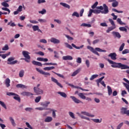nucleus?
Masks as SVG:
<instances>
[{
  "mask_svg": "<svg viewBox=\"0 0 129 129\" xmlns=\"http://www.w3.org/2000/svg\"><path fill=\"white\" fill-rule=\"evenodd\" d=\"M97 9L93 10V12L94 14H104L106 15L108 13H109V10H108V7L106 6V4H103V6H99L96 7Z\"/></svg>",
  "mask_w": 129,
  "mask_h": 129,
  "instance_id": "f257e3e1",
  "label": "nucleus"
},
{
  "mask_svg": "<svg viewBox=\"0 0 129 129\" xmlns=\"http://www.w3.org/2000/svg\"><path fill=\"white\" fill-rule=\"evenodd\" d=\"M108 62L109 64H111V67L113 68H120L121 69H129V67L121 63L115 62L110 59H107Z\"/></svg>",
  "mask_w": 129,
  "mask_h": 129,
  "instance_id": "f03ea898",
  "label": "nucleus"
},
{
  "mask_svg": "<svg viewBox=\"0 0 129 129\" xmlns=\"http://www.w3.org/2000/svg\"><path fill=\"white\" fill-rule=\"evenodd\" d=\"M87 48V49H88V50H90L91 52H92V53H94V54H96V55H97V56H99V53H98V52H106V50L101 49L99 47H96L94 49L93 47L90 46H88Z\"/></svg>",
  "mask_w": 129,
  "mask_h": 129,
  "instance_id": "7ed1b4c3",
  "label": "nucleus"
},
{
  "mask_svg": "<svg viewBox=\"0 0 129 129\" xmlns=\"http://www.w3.org/2000/svg\"><path fill=\"white\" fill-rule=\"evenodd\" d=\"M30 52L26 50L22 51V54L25 58H23V60H25L27 63H30L31 62V56H30Z\"/></svg>",
  "mask_w": 129,
  "mask_h": 129,
  "instance_id": "20e7f679",
  "label": "nucleus"
},
{
  "mask_svg": "<svg viewBox=\"0 0 129 129\" xmlns=\"http://www.w3.org/2000/svg\"><path fill=\"white\" fill-rule=\"evenodd\" d=\"M7 95H8V96H14V99H15V100H17L19 102H21V97L18 94L14 92H8L7 93Z\"/></svg>",
  "mask_w": 129,
  "mask_h": 129,
  "instance_id": "39448f33",
  "label": "nucleus"
},
{
  "mask_svg": "<svg viewBox=\"0 0 129 129\" xmlns=\"http://www.w3.org/2000/svg\"><path fill=\"white\" fill-rule=\"evenodd\" d=\"M34 92L37 95H42V94H44V91L41 89L38 88L36 89V88H33Z\"/></svg>",
  "mask_w": 129,
  "mask_h": 129,
  "instance_id": "423d86ee",
  "label": "nucleus"
},
{
  "mask_svg": "<svg viewBox=\"0 0 129 129\" xmlns=\"http://www.w3.org/2000/svg\"><path fill=\"white\" fill-rule=\"evenodd\" d=\"M15 60L14 57H11L9 58L8 59V62H8L7 64L9 65H14L15 64H16V63H18V60Z\"/></svg>",
  "mask_w": 129,
  "mask_h": 129,
  "instance_id": "0eeeda50",
  "label": "nucleus"
},
{
  "mask_svg": "<svg viewBox=\"0 0 129 129\" xmlns=\"http://www.w3.org/2000/svg\"><path fill=\"white\" fill-rule=\"evenodd\" d=\"M21 94L22 96H30L31 98H33V95H34V94L30 92H23L21 93Z\"/></svg>",
  "mask_w": 129,
  "mask_h": 129,
  "instance_id": "6e6552de",
  "label": "nucleus"
},
{
  "mask_svg": "<svg viewBox=\"0 0 129 129\" xmlns=\"http://www.w3.org/2000/svg\"><path fill=\"white\" fill-rule=\"evenodd\" d=\"M36 71H38L39 73H40V74H42L43 75H45V76H50V73L43 72V70H40L38 68H36Z\"/></svg>",
  "mask_w": 129,
  "mask_h": 129,
  "instance_id": "1a4fd4ad",
  "label": "nucleus"
},
{
  "mask_svg": "<svg viewBox=\"0 0 129 129\" xmlns=\"http://www.w3.org/2000/svg\"><path fill=\"white\" fill-rule=\"evenodd\" d=\"M51 81L52 82H54V83H56L58 86L60 87V88H63V86L60 84V83L58 82V80L57 79H55L54 77H51Z\"/></svg>",
  "mask_w": 129,
  "mask_h": 129,
  "instance_id": "9d476101",
  "label": "nucleus"
},
{
  "mask_svg": "<svg viewBox=\"0 0 129 129\" xmlns=\"http://www.w3.org/2000/svg\"><path fill=\"white\" fill-rule=\"evenodd\" d=\"M123 80L124 81H125V82H126V83L128 84H127L125 83H123V85L125 86V88L127 89L128 92L129 93V81L125 78H124Z\"/></svg>",
  "mask_w": 129,
  "mask_h": 129,
  "instance_id": "9b49d317",
  "label": "nucleus"
},
{
  "mask_svg": "<svg viewBox=\"0 0 129 129\" xmlns=\"http://www.w3.org/2000/svg\"><path fill=\"white\" fill-rule=\"evenodd\" d=\"M116 53L115 52L111 53L108 55V57H110L111 59L112 60H113L114 61L116 59Z\"/></svg>",
  "mask_w": 129,
  "mask_h": 129,
  "instance_id": "f8f14e48",
  "label": "nucleus"
},
{
  "mask_svg": "<svg viewBox=\"0 0 129 129\" xmlns=\"http://www.w3.org/2000/svg\"><path fill=\"white\" fill-rule=\"evenodd\" d=\"M70 98H72V100L75 102V103H81L82 102L80 100L77 99L75 96H72L70 97Z\"/></svg>",
  "mask_w": 129,
  "mask_h": 129,
  "instance_id": "ddd939ff",
  "label": "nucleus"
},
{
  "mask_svg": "<svg viewBox=\"0 0 129 129\" xmlns=\"http://www.w3.org/2000/svg\"><path fill=\"white\" fill-rule=\"evenodd\" d=\"M50 42L53 44H60V40L55 38H51L50 39Z\"/></svg>",
  "mask_w": 129,
  "mask_h": 129,
  "instance_id": "4468645a",
  "label": "nucleus"
},
{
  "mask_svg": "<svg viewBox=\"0 0 129 129\" xmlns=\"http://www.w3.org/2000/svg\"><path fill=\"white\" fill-rule=\"evenodd\" d=\"M112 34L113 35V36H114V37H115V38H118V39H120V38L121 37L120 34H119V33L117 32L113 31L112 32Z\"/></svg>",
  "mask_w": 129,
  "mask_h": 129,
  "instance_id": "2eb2a0df",
  "label": "nucleus"
},
{
  "mask_svg": "<svg viewBox=\"0 0 129 129\" xmlns=\"http://www.w3.org/2000/svg\"><path fill=\"white\" fill-rule=\"evenodd\" d=\"M49 104H50V102L46 101L44 102H41L40 105H41V106H43V107H48Z\"/></svg>",
  "mask_w": 129,
  "mask_h": 129,
  "instance_id": "dca6fc26",
  "label": "nucleus"
},
{
  "mask_svg": "<svg viewBox=\"0 0 129 129\" xmlns=\"http://www.w3.org/2000/svg\"><path fill=\"white\" fill-rule=\"evenodd\" d=\"M82 114H84V115H86L87 116H89L90 117H94V115H92L89 112L86 111L81 112Z\"/></svg>",
  "mask_w": 129,
  "mask_h": 129,
  "instance_id": "f3484780",
  "label": "nucleus"
},
{
  "mask_svg": "<svg viewBox=\"0 0 129 129\" xmlns=\"http://www.w3.org/2000/svg\"><path fill=\"white\" fill-rule=\"evenodd\" d=\"M32 63L33 65H36V66H40V67H42L43 66V64H42V63L35 60H33L32 61Z\"/></svg>",
  "mask_w": 129,
  "mask_h": 129,
  "instance_id": "a211bd4d",
  "label": "nucleus"
},
{
  "mask_svg": "<svg viewBox=\"0 0 129 129\" xmlns=\"http://www.w3.org/2000/svg\"><path fill=\"white\" fill-rule=\"evenodd\" d=\"M62 59L67 60H73V57L71 55H66L62 57Z\"/></svg>",
  "mask_w": 129,
  "mask_h": 129,
  "instance_id": "6ab92c4d",
  "label": "nucleus"
},
{
  "mask_svg": "<svg viewBox=\"0 0 129 129\" xmlns=\"http://www.w3.org/2000/svg\"><path fill=\"white\" fill-rule=\"evenodd\" d=\"M11 80H10V79L9 78H7L5 80V84L6 86V87H10V86H11Z\"/></svg>",
  "mask_w": 129,
  "mask_h": 129,
  "instance_id": "aec40b11",
  "label": "nucleus"
},
{
  "mask_svg": "<svg viewBox=\"0 0 129 129\" xmlns=\"http://www.w3.org/2000/svg\"><path fill=\"white\" fill-rule=\"evenodd\" d=\"M9 120L10 121H11L13 126H16V125H17V124H16V122H15V119H14V118H13V117H9Z\"/></svg>",
  "mask_w": 129,
  "mask_h": 129,
  "instance_id": "412c9836",
  "label": "nucleus"
},
{
  "mask_svg": "<svg viewBox=\"0 0 129 129\" xmlns=\"http://www.w3.org/2000/svg\"><path fill=\"white\" fill-rule=\"evenodd\" d=\"M128 110H127V108L122 107V108H121V114H126V113H127Z\"/></svg>",
  "mask_w": 129,
  "mask_h": 129,
  "instance_id": "4be33fe9",
  "label": "nucleus"
},
{
  "mask_svg": "<svg viewBox=\"0 0 129 129\" xmlns=\"http://www.w3.org/2000/svg\"><path fill=\"white\" fill-rule=\"evenodd\" d=\"M107 90H108V94L109 96H110L112 94V89H111V87L109 86H107Z\"/></svg>",
  "mask_w": 129,
  "mask_h": 129,
  "instance_id": "5701e85b",
  "label": "nucleus"
},
{
  "mask_svg": "<svg viewBox=\"0 0 129 129\" xmlns=\"http://www.w3.org/2000/svg\"><path fill=\"white\" fill-rule=\"evenodd\" d=\"M53 120V118L51 116H47L44 119L45 122H51Z\"/></svg>",
  "mask_w": 129,
  "mask_h": 129,
  "instance_id": "b1692460",
  "label": "nucleus"
},
{
  "mask_svg": "<svg viewBox=\"0 0 129 129\" xmlns=\"http://www.w3.org/2000/svg\"><path fill=\"white\" fill-rule=\"evenodd\" d=\"M57 94H59L61 97H63V98H66V97H67V94L63 92H58Z\"/></svg>",
  "mask_w": 129,
  "mask_h": 129,
  "instance_id": "393cba45",
  "label": "nucleus"
},
{
  "mask_svg": "<svg viewBox=\"0 0 129 129\" xmlns=\"http://www.w3.org/2000/svg\"><path fill=\"white\" fill-rule=\"evenodd\" d=\"M17 88H27L28 87L22 84H18L16 85Z\"/></svg>",
  "mask_w": 129,
  "mask_h": 129,
  "instance_id": "a878e982",
  "label": "nucleus"
},
{
  "mask_svg": "<svg viewBox=\"0 0 129 129\" xmlns=\"http://www.w3.org/2000/svg\"><path fill=\"white\" fill-rule=\"evenodd\" d=\"M60 5H61V6H62V7H64V8H66L67 9H68L69 10L70 9V6L66 3H60Z\"/></svg>",
  "mask_w": 129,
  "mask_h": 129,
  "instance_id": "bb28decb",
  "label": "nucleus"
},
{
  "mask_svg": "<svg viewBox=\"0 0 129 129\" xmlns=\"http://www.w3.org/2000/svg\"><path fill=\"white\" fill-rule=\"evenodd\" d=\"M72 47H73L74 48H75V49H77L78 50H79L80 49H82V48H83L84 47V45H82L80 46H77L74 43L72 44Z\"/></svg>",
  "mask_w": 129,
  "mask_h": 129,
  "instance_id": "cd10ccee",
  "label": "nucleus"
},
{
  "mask_svg": "<svg viewBox=\"0 0 129 129\" xmlns=\"http://www.w3.org/2000/svg\"><path fill=\"white\" fill-rule=\"evenodd\" d=\"M35 109H37L38 110H50L51 109L49 108L40 107L36 108Z\"/></svg>",
  "mask_w": 129,
  "mask_h": 129,
  "instance_id": "c85d7f7f",
  "label": "nucleus"
},
{
  "mask_svg": "<svg viewBox=\"0 0 129 129\" xmlns=\"http://www.w3.org/2000/svg\"><path fill=\"white\" fill-rule=\"evenodd\" d=\"M116 28V26H111L108 28L107 30H106V33H109V32L114 30Z\"/></svg>",
  "mask_w": 129,
  "mask_h": 129,
  "instance_id": "c756f323",
  "label": "nucleus"
},
{
  "mask_svg": "<svg viewBox=\"0 0 129 129\" xmlns=\"http://www.w3.org/2000/svg\"><path fill=\"white\" fill-rule=\"evenodd\" d=\"M112 3V7H113V8H116V7L118 6V2L116 1V0L113 1Z\"/></svg>",
  "mask_w": 129,
  "mask_h": 129,
  "instance_id": "7c9ffc66",
  "label": "nucleus"
},
{
  "mask_svg": "<svg viewBox=\"0 0 129 129\" xmlns=\"http://www.w3.org/2000/svg\"><path fill=\"white\" fill-rule=\"evenodd\" d=\"M80 70H81V69H78V70H77L76 71H75L72 74V76H73V77L76 76V75H77V74H78V73H79V72H80Z\"/></svg>",
  "mask_w": 129,
  "mask_h": 129,
  "instance_id": "2f4dec72",
  "label": "nucleus"
},
{
  "mask_svg": "<svg viewBox=\"0 0 129 129\" xmlns=\"http://www.w3.org/2000/svg\"><path fill=\"white\" fill-rule=\"evenodd\" d=\"M78 95L80 98H82V99H85V98H86V96H85L83 93H79Z\"/></svg>",
  "mask_w": 129,
  "mask_h": 129,
  "instance_id": "473e14b6",
  "label": "nucleus"
},
{
  "mask_svg": "<svg viewBox=\"0 0 129 129\" xmlns=\"http://www.w3.org/2000/svg\"><path fill=\"white\" fill-rule=\"evenodd\" d=\"M25 74V71L23 70H21L19 72V77H20L21 78L24 77V75Z\"/></svg>",
  "mask_w": 129,
  "mask_h": 129,
  "instance_id": "72a5a7b5",
  "label": "nucleus"
},
{
  "mask_svg": "<svg viewBox=\"0 0 129 129\" xmlns=\"http://www.w3.org/2000/svg\"><path fill=\"white\" fill-rule=\"evenodd\" d=\"M64 44L65 45V46L66 47V48H68L69 49H73V47H72V46H71V45L69 44L68 43L64 42Z\"/></svg>",
  "mask_w": 129,
  "mask_h": 129,
  "instance_id": "f704fd0d",
  "label": "nucleus"
},
{
  "mask_svg": "<svg viewBox=\"0 0 129 129\" xmlns=\"http://www.w3.org/2000/svg\"><path fill=\"white\" fill-rule=\"evenodd\" d=\"M53 69H55V67H45L43 69V70H47V71H49V70H53Z\"/></svg>",
  "mask_w": 129,
  "mask_h": 129,
  "instance_id": "c9c22d12",
  "label": "nucleus"
},
{
  "mask_svg": "<svg viewBox=\"0 0 129 129\" xmlns=\"http://www.w3.org/2000/svg\"><path fill=\"white\" fill-rule=\"evenodd\" d=\"M41 98H42V96H41L36 97L35 99V102H36V103H38V102H40V100H41Z\"/></svg>",
  "mask_w": 129,
  "mask_h": 129,
  "instance_id": "e433bc0d",
  "label": "nucleus"
},
{
  "mask_svg": "<svg viewBox=\"0 0 129 129\" xmlns=\"http://www.w3.org/2000/svg\"><path fill=\"white\" fill-rule=\"evenodd\" d=\"M92 120L94 121V122H96V123H100L102 121V119H92Z\"/></svg>",
  "mask_w": 129,
  "mask_h": 129,
  "instance_id": "4c0bfd02",
  "label": "nucleus"
},
{
  "mask_svg": "<svg viewBox=\"0 0 129 129\" xmlns=\"http://www.w3.org/2000/svg\"><path fill=\"white\" fill-rule=\"evenodd\" d=\"M81 27H88V28H91V25L90 24H87L86 23H82L81 25Z\"/></svg>",
  "mask_w": 129,
  "mask_h": 129,
  "instance_id": "58836bf2",
  "label": "nucleus"
},
{
  "mask_svg": "<svg viewBox=\"0 0 129 129\" xmlns=\"http://www.w3.org/2000/svg\"><path fill=\"white\" fill-rule=\"evenodd\" d=\"M9 45L8 44H6L3 48L2 50L3 51H8L9 50Z\"/></svg>",
  "mask_w": 129,
  "mask_h": 129,
  "instance_id": "ea45409f",
  "label": "nucleus"
},
{
  "mask_svg": "<svg viewBox=\"0 0 129 129\" xmlns=\"http://www.w3.org/2000/svg\"><path fill=\"white\" fill-rule=\"evenodd\" d=\"M72 17H76L77 18H79V13L77 12H74L72 14Z\"/></svg>",
  "mask_w": 129,
  "mask_h": 129,
  "instance_id": "a19ab883",
  "label": "nucleus"
},
{
  "mask_svg": "<svg viewBox=\"0 0 129 129\" xmlns=\"http://www.w3.org/2000/svg\"><path fill=\"white\" fill-rule=\"evenodd\" d=\"M1 5L3 7H5V8H9V7H10V6L9 5V4L7 3V2H3L1 4Z\"/></svg>",
  "mask_w": 129,
  "mask_h": 129,
  "instance_id": "79ce46f5",
  "label": "nucleus"
},
{
  "mask_svg": "<svg viewBox=\"0 0 129 129\" xmlns=\"http://www.w3.org/2000/svg\"><path fill=\"white\" fill-rule=\"evenodd\" d=\"M97 77H98V75H93L90 78V80H93L95 78H97Z\"/></svg>",
  "mask_w": 129,
  "mask_h": 129,
  "instance_id": "37998d69",
  "label": "nucleus"
},
{
  "mask_svg": "<svg viewBox=\"0 0 129 129\" xmlns=\"http://www.w3.org/2000/svg\"><path fill=\"white\" fill-rule=\"evenodd\" d=\"M0 104L1 105H2L3 107H4V108H5V109H7V105H6V104H5V102L2 101H0Z\"/></svg>",
  "mask_w": 129,
  "mask_h": 129,
  "instance_id": "c03bdc74",
  "label": "nucleus"
},
{
  "mask_svg": "<svg viewBox=\"0 0 129 129\" xmlns=\"http://www.w3.org/2000/svg\"><path fill=\"white\" fill-rule=\"evenodd\" d=\"M117 22L118 23V24H119V25H125V23L122 22V21H121V19L120 18H118L117 19Z\"/></svg>",
  "mask_w": 129,
  "mask_h": 129,
  "instance_id": "a18cd8bd",
  "label": "nucleus"
},
{
  "mask_svg": "<svg viewBox=\"0 0 129 129\" xmlns=\"http://www.w3.org/2000/svg\"><path fill=\"white\" fill-rule=\"evenodd\" d=\"M25 110L28 111V112H31L33 111V108L32 107H27L25 108Z\"/></svg>",
  "mask_w": 129,
  "mask_h": 129,
  "instance_id": "49530a36",
  "label": "nucleus"
},
{
  "mask_svg": "<svg viewBox=\"0 0 129 129\" xmlns=\"http://www.w3.org/2000/svg\"><path fill=\"white\" fill-rule=\"evenodd\" d=\"M69 114L72 118H73L74 119H75V116H74V113L72 112H69Z\"/></svg>",
  "mask_w": 129,
  "mask_h": 129,
  "instance_id": "de8ad7c7",
  "label": "nucleus"
},
{
  "mask_svg": "<svg viewBox=\"0 0 129 129\" xmlns=\"http://www.w3.org/2000/svg\"><path fill=\"white\" fill-rule=\"evenodd\" d=\"M109 22L110 23L111 25H112L113 27H115V24H114V21H113L112 19H109Z\"/></svg>",
  "mask_w": 129,
  "mask_h": 129,
  "instance_id": "09e8293b",
  "label": "nucleus"
},
{
  "mask_svg": "<svg viewBox=\"0 0 129 129\" xmlns=\"http://www.w3.org/2000/svg\"><path fill=\"white\" fill-rule=\"evenodd\" d=\"M39 14H41V15H44V14H46V11L45 9H43L42 11H40L38 12Z\"/></svg>",
  "mask_w": 129,
  "mask_h": 129,
  "instance_id": "8fccbe9b",
  "label": "nucleus"
},
{
  "mask_svg": "<svg viewBox=\"0 0 129 129\" xmlns=\"http://www.w3.org/2000/svg\"><path fill=\"white\" fill-rule=\"evenodd\" d=\"M119 30H120L121 31H122V32H127V30L126 29V28H125V27H119Z\"/></svg>",
  "mask_w": 129,
  "mask_h": 129,
  "instance_id": "3c124183",
  "label": "nucleus"
},
{
  "mask_svg": "<svg viewBox=\"0 0 129 129\" xmlns=\"http://www.w3.org/2000/svg\"><path fill=\"white\" fill-rule=\"evenodd\" d=\"M124 43H123L120 46L119 49V51L120 52H121V51H122L123 50V48H124Z\"/></svg>",
  "mask_w": 129,
  "mask_h": 129,
  "instance_id": "603ef678",
  "label": "nucleus"
},
{
  "mask_svg": "<svg viewBox=\"0 0 129 129\" xmlns=\"http://www.w3.org/2000/svg\"><path fill=\"white\" fill-rule=\"evenodd\" d=\"M38 28H39V26L38 25H34L32 26V29L33 31H34V32H36V31H37Z\"/></svg>",
  "mask_w": 129,
  "mask_h": 129,
  "instance_id": "864d4df0",
  "label": "nucleus"
},
{
  "mask_svg": "<svg viewBox=\"0 0 129 129\" xmlns=\"http://www.w3.org/2000/svg\"><path fill=\"white\" fill-rule=\"evenodd\" d=\"M64 36H65V37H66V38H67V39H68V40H70V41H71L72 40H74L73 37H72L68 35L64 34Z\"/></svg>",
  "mask_w": 129,
  "mask_h": 129,
  "instance_id": "5fc2aeb1",
  "label": "nucleus"
},
{
  "mask_svg": "<svg viewBox=\"0 0 129 129\" xmlns=\"http://www.w3.org/2000/svg\"><path fill=\"white\" fill-rule=\"evenodd\" d=\"M2 10H3V11H6V12H8V14L9 15L10 13H11V10H10V9H9V8H2Z\"/></svg>",
  "mask_w": 129,
  "mask_h": 129,
  "instance_id": "6e6d98bb",
  "label": "nucleus"
},
{
  "mask_svg": "<svg viewBox=\"0 0 129 129\" xmlns=\"http://www.w3.org/2000/svg\"><path fill=\"white\" fill-rule=\"evenodd\" d=\"M123 125V122L120 123L117 126L116 129H120L121 127Z\"/></svg>",
  "mask_w": 129,
  "mask_h": 129,
  "instance_id": "4d7b16f0",
  "label": "nucleus"
},
{
  "mask_svg": "<svg viewBox=\"0 0 129 129\" xmlns=\"http://www.w3.org/2000/svg\"><path fill=\"white\" fill-rule=\"evenodd\" d=\"M38 22H39V23H47V20L46 19H39L38 20Z\"/></svg>",
  "mask_w": 129,
  "mask_h": 129,
  "instance_id": "13d9d810",
  "label": "nucleus"
},
{
  "mask_svg": "<svg viewBox=\"0 0 129 129\" xmlns=\"http://www.w3.org/2000/svg\"><path fill=\"white\" fill-rule=\"evenodd\" d=\"M97 5H98V2H96V3H94V5H93L91 6V8L94 10V9H95V8H96V7H97Z\"/></svg>",
  "mask_w": 129,
  "mask_h": 129,
  "instance_id": "bf43d9fd",
  "label": "nucleus"
},
{
  "mask_svg": "<svg viewBox=\"0 0 129 129\" xmlns=\"http://www.w3.org/2000/svg\"><path fill=\"white\" fill-rule=\"evenodd\" d=\"M8 26H10L11 27H16V24H15V23H12V21H11V22H9L8 24Z\"/></svg>",
  "mask_w": 129,
  "mask_h": 129,
  "instance_id": "052dcab7",
  "label": "nucleus"
},
{
  "mask_svg": "<svg viewBox=\"0 0 129 129\" xmlns=\"http://www.w3.org/2000/svg\"><path fill=\"white\" fill-rule=\"evenodd\" d=\"M66 84H68L69 86H71V87H73V88H79V87L78 86H75L71 84H69L68 83H66Z\"/></svg>",
  "mask_w": 129,
  "mask_h": 129,
  "instance_id": "680f3d73",
  "label": "nucleus"
},
{
  "mask_svg": "<svg viewBox=\"0 0 129 129\" xmlns=\"http://www.w3.org/2000/svg\"><path fill=\"white\" fill-rule=\"evenodd\" d=\"M128 53H129V50L127 49H125L122 51V54H127Z\"/></svg>",
  "mask_w": 129,
  "mask_h": 129,
  "instance_id": "e2e57ef3",
  "label": "nucleus"
},
{
  "mask_svg": "<svg viewBox=\"0 0 129 129\" xmlns=\"http://www.w3.org/2000/svg\"><path fill=\"white\" fill-rule=\"evenodd\" d=\"M39 42L40 43H43V44H47V40L45 39H40Z\"/></svg>",
  "mask_w": 129,
  "mask_h": 129,
  "instance_id": "0e129e2a",
  "label": "nucleus"
},
{
  "mask_svg": "<svg viewBox=\"0 0 129 129\" xmlns=\"http://www.w3.org/2000/svg\"><path fill=\"white\" fill-rule=\"evenodd\" d=\"M30 23L31 24H39V22L36 20H29Z\"/></svg>",
  "mask_w": 129,
  "mask_h": 129,
  "instance_id": "69168bd1",
  "label": "nucleus"
},
{
  "mask_svg": "<svg viewBox=\"0 0 129 129\" xmlns=\"http://www.w3.org/2000/svg\"><path fill=\"white\" fill-rule=\"evenodd\" d=\"M92 13H93V9H90L89 12V14L88 15V17H91V15H92Z\"/></svg>",
  "mask_w": 129,
  "mask_h": 129,
  "instance_id": "338daca9",
  "label": "nucleus"
},
{
  "mask_svg": "<svg viewBox=\"0 0 129 129\" xmlns=\"http://www.w3.org/2000/svg\"><path fill=\"white\" fill-rule=\"evenodd\" d=\"M81 62H82L81 57H78L77 59V63H79V64H81Z\"/></svg>",
  "mask_w": 129,
  "mask_h": 129,
  "instance_id": "774afa93",
  "label": "nucleus"
}]
</instances>
